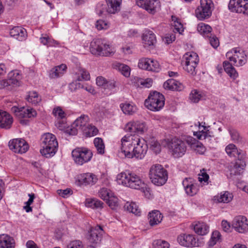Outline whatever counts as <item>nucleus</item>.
<instances>
[{"label":"nucleus","mask_w":248,"mask_h":248,"mask_svg":"<svg viewBox=\"0 0 248 248\" xmlns=\"http://www.w3.org/2000/svg\"><path fill=\"white\" fill-rule=\"evenodd\" d=\"M172 21L173 22V26H174L173 32H178L179 34H182L184 31L183 25L181 23L180 20L175 16H171Z\"/></svg>","instance_id":"c03bdc74"},{"label":"nucleus","mask_w":248,"mask_h":248,"mask_svg":"<svg viewBox=\"0 0 248 248\" xmlns=\"http://www.w3.org/2000/svg\"><path fill=\"white\" fill-rule=\"evenodd\" d=\"M136 123L137 134H142L147 131V128L144 123L139 121H137Z\"/></svg>","instance_id":"5fc2aeb1"},{"label":"nucleus","mask_w":248,"mask_h":248,"mask_svg":"<svg viewBox=\"0 0 248 248\" xmlns=\"http://www.w3.org/2000/svg\"><path fill=\"white\" fill-rule=\"evenodd\" d=\"M178 243L186 247H199L198 239L192 234H182L177 238Z\"/></svg>","instance_id":"f3484780"},{"label":"nucleus","mask_w":248,"mask_h":248,"mask_svg":"<svg viewBox=\"0 0 248 248\" xmlns=\"http://www.w3.org/2000/svg\"><path fill=\"white\" fill-rule=\"evenodd\" d=\"M186 141L191 148L197 153L202 155L205 151V148L203 145L195 138L189 137H187Z\"/></svg>","instance_id":"412c9836"},{"label":"nucleus","mask_w":248,"mask_h":248,"mask_svg":"<svg viewBox=\"0 0 248 248\" xmlns=\"http://www.w3.org/2000/svg\"><path fill=\"white\" fill-rule=\"evenodd\" d=\"M96 13L99 16L103 15L105 12H107L106 5L102 3H98L96 8Z\"/></svg>","instance_id":"052dcab7"},{"label":"nucleus","mask_w":248,"mask_h":248,"mask_svg":"<svg viewBox=\"0 0 248 248\" xmlns=\"http://www.w3.org/2000/svg\"><path fill=\"white\" fill-rule=\"evenodd\" d=\"M164 89L170 90L181 91L183 88L182 85L178 81L173 79L167 80L163 84Z\"/></svg>","instance_id":"473e14b6"},{"label":"nucleus","mask_w":248,"mask_h":248,"mask_svg":"<svg viewBox=\"0 0 248 248\" xmlns=\"http://www.w3.org/2000/svg\"><path fill=\"white\" fill-rule=\"evenodd\" d=\"M119 71L125 77H128L130 74L129 67L125 64L118 63L116 65Z\"/></svg>","instance_id":"de8ad7c7"},{"label":"nucleus","mask_w":248,"mask_h":248,"mask_svg":"<svg viewBox=\"0 0 248 248\" xmlns=\"http://www.w3.org/2000/svg\"><path fill=\"white\" fill-rule=\"evenodd\" d=\"M58 194L63 198H66L72 194V191L70 188L65 189H59L57 190Z\"/></svg>","instance_id":"0e129e2a"},{"label":"nucleus","mask_w":248,"mask_h":248,"mask_svg":"<svg viewBox=\"0 0 248 248\" xmlns=\"http://www.w3.org/2000/svg\"><path fill=\"white\" fill-rule=\"evenodd\" d=\"M201 98L202 95L196 90L193 91L190 94L191 100L194 103L198 102Z\"/></svg>","instance_id":"680f3d73"},{"label":"nucleus","mask_w":248,"mask_h":248,"mask_svg":"<svg viewBox=\"0 0 248 248\" xmlns=\"http://www.w3.org/2000/svg\"><path fill=\"white\" fill-rule=\"evenodd\" d=\"M221 234L220 232L217 231H214L210 240L208 242L209 246H214L220 239Z\"/></svg>","instance_id":"09e8293b"},{"label":"nucleus","mask_w":248,"mask_h":248,"mask_svg":"<svg viewBox=\"0 0 248 248\" xmlns=\"http://www.w3.org/2000/svg\"><path fill=\"white\" fill-rule=\"evenodd\" d=\"M241 6L242 9H240L239 13H243L248 15V0H242Z\"/></svg>","instance_id":"69168bd1"},{"label":"nucleus","mask_w":248,"mask_h":248,"mask_svg":"<svg viewBox=\"0 0 248 248\" xmlns=\"http://www.w3.org/2000/svg\"><path fill=\"white\" fill-rule=\"evenodd\" d=\"M151 149L156 154H158L161 151V145L155 139H153L150 142Z\"/></svg>","instance_id":"864d4df0"},{"label":"nucleus","mask_w":248,"mask_h":248,"mask_svg":"<svg viewBox=\"0 0 248 248\" xmlns=\"http://www.w3.org/2000/svg\"><path fill=\"white\" fill-rule=\"evenodd\" d=\"M67 66L65 64H62L55 66L49 71V77L51 78H55L62 76L65 72Z\"/></svg>","instance_id":"cd10ccee"},{"label":"nucleus","mask_w":248,"mask_h":248,"mask_svg":"<svg viewBox=\"0 0 248 248\" xmlns=\"http://www.w3.org/2000/svg\"><path fill=\"white\" fill-rule=\"evenodd\" d=\"M195 232L199 235H204L209 232V226L204 222L196 223L194 226Z\"/></svg>","instance_id":"72a5a7b5"},{"label":"nucleus","mask_w":248,"mask_h":248,"mask_svg":"<svg viewBox=\"0 0 248 248\" xmlns=\"http://www.w3.org/2000/svg\"><path fill=\"white\" fill-rule=\"evenodd\" d=\"M26 99L29 103L32 104H37L41 101V98L35 92H30L26 97Z\"/></svg>","instance_id":"a18cd8bd"},{"label":"nucleus","mask_w":248,"mask_h":248,"mask_svg":"<svg viewBox=\"0 0 248 248\" xmlns=\"http://www.w3.org/2000/svg\"><path fill=\"white\" fill-rule=\"evenodd\" d=\"M136 3L138 6L152 15L155 14L160 7L159 0H136Z\"/></svg>","instance_id":"4468645a"},{"label":"nucleus","mask_w":248,"mask_h":248,"mask_svg":"<svg viewBox=\"0 0 248 248\" xmlns=\"http://www.w3.org/2000/svg\"><path fill=\"white\" fill-rule=\"evenodd\" d=\"M97 181V177L93 174L86 173L81 175L79 181L85 185L95 184Z\"/></svg>","instance_id":"c756f323"},{"label":"nucleus","mask_w":248,"mask_h":248,"mask_svg":"<svg viewBox=\"0 0 248 248\" xmlns=\"http://www.w3.org/2000/svg\"><path fill=\"white\" fill-rule=\"evenodd\" d=\"M226 57L231 62H223L225 71L232 79H235L238 77V74L232 64L235 66H241L247 61V56L245 52L239 48H234L226 53Z\"/></svg>","instance_id":"f03ea898"},{"label":"nucleus","mask_w":248,"mask_h":248,"mask_svg":"<svg viewBox=\"0 0 248 248\" xmlns=\"http://www.w3.org/2000/svg\"><path fill=\"white\" fill-rule=\"evenodd\" d=\"M154 248H169L170 245L166 241L158 239L155 240L153 243Z\"/></svg>","instance_id":"3c124183"},{"label":"nucleus","mask_w":248,"mask_h":248,"mask_svg":"<svg viewBox=\"0 0 248 248\" xmlns=\"http://www.w3.org/2000/svg\"><path fill=\"white\" fill-rule=\"evenodd\" d=\"M225 151L227 154L231 157L234 156L238 158L241 156H245V152L241 150H238L233 144L228 145L226 147Z\"/></svg>","instance_id":"c85d7f7f"},{"label":"nucleus","mask_w":248,"mask_h":248,"mask_svg":"<svg viewBox=\"0 0 248 248\" xmlns=\"http://www.w3.org/2000/svg\"><path fill=\"white\" fill-rule=\"evenodd\" d=\"M107 202L112 209H116L118 206V199L114 194L107 200Z\"/></svg>","instance_id":"603ef678"},{"label":"nucleus","mask_w":248,"mask_h":248,"mask_svg":"<svg viewBox=\"0 0 248 248\" xmlns=\"http://www.w3.org/2000/svg\"><path fill=\"white\" fill-rule=\"evenodd\" d=\"M165 104L164 96L157 92L151 93L148 99L145 101V106L152 111H159Z\"/></svg>","instance_id":"6e6552de"},{"label":"nucleus","mask_w":248,"mask_h":248,"mask_svg":"<svg viewBox=\"0 0 248 248\" xmlns=\"http://www.w3.org/2000/svg\"><path fill=\"white\" fill-rule=\"evenodd\" d=\"M207 128V127L201 125L199 124V129L200 130L198 132H194V135L200 140L208 139L213 137V132L209 131Z\"/></svg>","instance_id":"393cba45"},{"label":"nucleus","mask_w":248,"mask_h":248,"mask_svg":"<svg viewBox=\"0 0 248 248\" xmlns=\"http://www.w3.org/2000/svg\"><path fill=\"white\" fill-rule=\"evenodd\" d=\"M104 233V231L102 227L100 225H96L92 227L87 236L89 242L92 244L96 245L101 241L102 236Z\"/></svg>","instance_id":"2eb2a0df"},{"label":"nucleus","mask_w":248,"mask_h":248,"mask_svg":"<svg viewBox=\"0 0 248 248\" xmlns=\"http://www.w3.org/2000/svg\"><path fill=\"white\" fill-rule=\"evenodd\" d=\"M124 209L130 213L139 216L140 210L138 206L133 202H127L124 205Z\"/></svg>","instance_id":"58836bf2"},{"label":"nucleus","mask_w":248,"mask_h":248,"mask_svg":"<svg viewBox=\"0 0 248 248\" xmlns=\"http://www.w3.org/2000/svg\"><path fill=\"white\" fill-rule=\"evenodd\" d=\"M15 241L9 235L5 234L0 235V248H14Z\"/></svg>","instance_id":"a878e982"},{"label":"nucleus","mask_w":248,"mask_h":248,"mask_svg":"<svg viewBox=\"0 0 248 248\" xmlns=\"http://www.w3.org/2000/svg\"><path fill=\"white\" fill-rule=\"evenodd\" d=\"M89 118L88 116L82 115L79 118H77L71 127H68L66 132L71 135H75L78 134V129L82 131L84 128H85L89 124Z\"/></svg>","instance_id":"ddd939ff"},{"label":"nucleus","mask_w":248,"mask_h":248,"mask_svg":"<svg viewBox=\"0 0 248 248\" xmlns=\"http://www.w3.org/2000/svg\"><path fill=\"white\" fill-rule=\"evenodd\" d=\"M232 226L238 232H245L248 231V221L244 216H238L234 219Z\"/></svg>","instance_id":"aec40b11"},{"label":"nucleus","mask_w":248,"mask_h":248,"mask_svg":"<svg viewBox=\"0 0 248 248\" xmlns=\"http://www.w3.org/2000/svg\"><path fill=\"white\" fill-rule=\"evenodd\" d=\"M99 196L103 200H107L109 198L113 193L109 189L106 188H102L99 191Z\"/></svg>","instance_id":"8fccbe9b"},{"label":"nucleus","mask_w":248,"mask_h":248,"mask_svg":"<svg viewBox=\"0 0 248 248\" xmlns=\"http://www.w3.org/2000/svg\"><path fill=\"white\" fill-rule=\"evenodd\" d=\"M155 35L152 31H146L142 35V42L145 47L153 46L156 43Z\"/></svg>","instance_id":"b1692460"},{"label":"nucleus","mask_w":248,"mask_h":248,"mask_svg":"<svg viewBox=\"0 0 248 248\" xmlns=\"http://www.w3.org/2000/svg\"><path fill=\"white\" fill-rule=\"evenodd\" d=\"M124 130L126 132L135 133L137 134L136 122H130L128 123L124 127Z\"/></svg>","instance_id":"4d7b16f0"},{"label":"nucleus","mask_w":248,"mask_h":248,"mask_svg":"<svg viewBox=\"0 0 248 248\" xmlns=\"http://www.w3.org/2000/svg\"><path fill=\"white\" fill-rule=\"evenodd\" d=\"M93 143L98 154L103 155L105 153V146L102 138H95Z\"/></svg>","instance_id":"ea45409f"},{"label":"nucleus","mask_w":248,"mask_h":248,"mask_svg":"<svg viewBox=\"0 0 248 248\" xmlns=\"http://www.w3.org/2000/svg\"><path fill=\"white\" fill-rule=\"evenodd\" d=\"M106 1L108 5V13L115 14L120 10L122 0H106Z\"/></svg>","instance_id":"7c9ffc66"},{"label":"nucleus","mask_w":248,"mask_h":248,"mask_svg":"<svg viewBox=\"0 0 248 248\" xmlns=\"http://www.w3.org/2000/svg\"><path fill=\"white\" fill-rule=\"evenodd\" d=\"M79 75H80V76L78 77L77 79L75 81L73 82L71 84L70 86L73 87L74 85L76 86L75 88H78L80 87V85L78 84V85L77 81H81L82 80H89L90 78V76L88 72H87L86 70L83 69H81L79 71Z\"/></svg>","instance_id":"c9c22d12"},{"label":"nucleus","mask_w":248,"mask_h":248,"mask_svg":"<svg viewBox=\"0 0 248 248\" xmlns=\"http://www.w3.org/2000/svg\"><path fill=\"white\" fill-rule=\"evenodd\" d=\"M232 193L225 191L214 196V200L217 202L228 203L232 200Z\"/></svg>","instance_id":"2f4dec72"},{"label":"nucleus","mask_w":248,"mask_h":248,"mask_svg":"<svg viewBox=\"0 0 248 248\" xmlns=\"http://www.w3.org/2000/svg\"><path fill=\"white\" fill-rule=\"evenodd\" d=\"M72 156L76 164L82 165L91 160L93 156V153L88 148L77 147L72 151Z\"/></svg>","instance_id":"1a4fd4ad"},{"label":"nucleus","mask_w":248,"mask_h":248,"mask_svg":"<svg viewBox=\"0 0 248 248\" xmlns=\"http://www.w3.org/2000/svg\"><path fill=\"white\" fill-rule=\"evenodd\" d=\"M149 175L152 183L157 186L164 185L168 179L167 170L159 164L154 165L150 168Z\"/></svg>","instance_id":"423d86ee"},{"label":"nucleus","mask_w":248,"mask_h":248,"mask_svg":"<svg viewBox=\"0 0 248 248\" xmlns=\"http://www.w3.org/2000/svg\"><path fill=\"white\" fill-rule=\"evenodd\" d=\"M82 131L86 137H89L94 136L97 135L98 132V130L97 128L95 126L90 124H88L87 126H86L85 128H83Z\"/></svg>","instance_id":"79ce46f5"},{"label":"nucleus","mask_w":248,"mask_h":248,"mask_svg":"<svg viewBox=\"0 0 248 248\" xmlns=\"http://www.w3.org/2000/svg\"><path fill=\"white\" fill-rule=\"evenodd\" d=\"M67 248H84L82 242L75 240L71 242L67 246Z\"/></svg>","instance_id":"e2e57ef3"},{"label":"nucleus","mask_w":248,"mask_h":248,"mask_svg":"<svg viewBox=\"0 0 248 248\" xmlns=\"http://www.w3.org/2000/svg\"><path fill=\"white\" fill-rule=\"evenodd\" d=\"M13 122V118L8 113L0 110V127L9 129L11 127Z\"/></svg>","instance_id":"4be33fe9"},{"label":"nucleus","mask_w":248,"mask_h":248,"mask_svg":"<svg viewBox=\"0 0 248 248\" xmlns=\"http://www.w3.org/2000/svg\"><path fill=\"white\" fill-rule=\"evenodd\" d=\"M40 40L43 45L47 46V47L55 46L59 45V43L57 41L48 37L46 35H45V36L41 37Z\"/></svg>","instance_id":"37998d69"},{"label":"nucleus","mask_w":248,"mask_h":248,"mask_svg":"<svg viewBox=\"0 0 248 248\" xmlns=\"http://www.w3.org/2000/svg\"><path fill=\"white\" fill-rule=\"evenodd\" d=\"M163 216L161 213L157 210L152 211L148 214V219L150 225L152 226L156 225L160 223L162 219Z\"/></svg>","instance_id":"bb28decb"},{"label":"nucleus","mask_w":248,"mask_h":248,"mask_svg":"<svg viewBox=\"0 0 248 248\" xmlns=\"http://www.w3.org/2000/svg\"><path fill=\"white\" fill-rule=\"evenodd\" d=\"M9 148L13 152L19 154L26 153L29 149L27 142L22 139H16L9 142Z\"/></svg>","instance_id":"dca6fc26"},{"label":"nucleus","mask_w":248,"mask_h":248,"mask_svg":"<svg viewBox=\"0 0 248 248\" xmlns=\"http://www.w3.org/2000/svg\"><path fill=\"white\" fill-rule=\"evenodd\" d=\"M183 185L186 193L192 196L197 194L199 190L198 184L192 178H186L183 181Z\"/></svg>","instance_id":"a211bd4d"},{"label":"nucleus","mask_w":248,"mask_h":248,"mask_svg":"<svg viewBox=\"0 0 248 248\" xmlns=\"http://www.w3.org/2000/svg\"><path fill=\"white\" fill-rule=\"evenodd\" d=\"M58 146L55 136L49 133H46L41 138L40 152L43 156L49 158L56 154Z\"/></svg>","instance_id":"7ed1b4c3"},{"label":"nucleus","mask_w":248,"mask_h":248,"mask_svg":"<svg viewBox=\"0 0 248 248\" xmlns=\"http://www.w3.org/2000/svg\"><path fill=\"white\" fill-rule=\"evenodd\" d=\"M121 108L123 112L127 115H133L137 110L135 106L128 103L121 104Z\"/></svg>","instance_id":"a19ab883"},{"label":"nucleus","mask_w":248,"mask_h":248,"mask_svg":"<svg viewBox=\"0 0 248 248\" xmlns=\"http://www.w3.org/2000/svg\"><path fill=\"white\" fill-rule=\"evenodd\" d=\"M95 27L98 30H107L109 27V24L105 20H98L96 22Z\"/></svg>","instance_id":"6e6d98bb"},{"label":"nucleus","mask_w":248,"mask_h":248,"mask_svg":"<svg viewBox=\"0 0 248 248\" xmlns=\"http://www.w3.org/2000/svg\"><path fill=\"white\" fill-rule=\"evenodd\" d=\"M184 69L189 74L194 76L196 74V68L199 62L198 54L193 51L186 53L183 56Z\"/></svg>","instance_id":"0eeeda50"},{"label":"nucleus","mask_w":248,"mask_h":248,"mask_svg":"<svg viewBox=\"0 0 248 248\" xmlns=\"http://www.w3.org/2000/svg\"><path fill=\"white\" fill-rule=\"evenodd\" d=\"M214 4L211 0H201L200 5L195 10V15L198 19L203 20L212 15Z\"/></svg>","instance_id":"9b49d317"},{"label":"nucleus","mask_w":248,"mask_h":248,"mask_svg":"<svg viewBox=\"0 0 248 248\" xmlns=\"http://www.w3.org/2000/svg\"><path fill=\"white\" fill-rule=\"evenodd\" d=\"M208 37L209 38V41L211 45L214 48L217 47L219 44L218 38L214 35L212 36V35H210Z\"/></svg>","instance_id":"774afa93"},{"label":"nucleus","mask_w":248,"mask_h":248,"mask_svg":"<svg viewBox=\"0 0 248 248\" xmlns=\"http://www.w3.org/2000/svg\"><path fill=\"white\" fill-rule=\"evenodd\" d=\"M230 135L232 140L235 142L239 143L241 141V138L238 132L235 130H232L230 131Z\"/></svg>","instance_id":"bf43d9fd"},{"label":"nucleus","mask_w":248,"mask_h":248,"mask_svg":"<svg viewBox=\"0 0 248 248\" xmlns=\"http://www.w3.org/2000/svg\"><path fill=\"white\" fill-rule=\"evenodd\" d=\"M90 49L93 54L105 57L111 56L115 52L108 42L100 38L94 39L91 42Z\"/></svg>","instance_id":"39448f33"},{"label":"nucleus","mask_w":248,"mask_h":248,"mask_svg":"<svg viewBox=\"0 0 248 248\" xmlns=\"http://www.w3.org/2000/svg\"><path fill=\"white\" fill-rule=\"evenodd\" d=\"M171 155L175 158L182 156L186 153V146L184 141L178 139H173L169 144Z\"/></svg>","instance_id":"f8f14e48"},{"label":"nucleus","mask_w":248,"mask_h":248,"mask_svg":"<svg viewBox=\"0 0 248 248\" xmlns=\"http://www.w3.org/2000/svg\"><path fill=\"white\" fill-rule=\"evenodd\" d=\"M117 179L119 184L131 188L144 190L146 188V184L139 176L128 171L118 174Z\"/></svg>","instance_id":"20e7f679"},{"label":"nucleus","mask_w":248,"mask_h":248,"mask_svg":"<svg viewBox=\"0 0 248 248\" xmlns=\"http://www.w3.org/2000/svg\"><path fill=\"white\" fill-rule=\"evenodd\" d=\"M53 114L58 119H62L65 116V113L60 107L54 108Z\"/></svg>","instance_id":"13d9d810"},{"label":"nucleus","mask_w":248,"mask_h":248,"mask_svg":"<svg viewBox=\"0 0 248 248\" xmlns=\"http://www.w3.org/2000/svg\"><path fill=\"white\" fill-rule=\"evenodd\" d=\"M121 152L125 157L142 159L148 150L145 140L138 135H126L121 140Z\"/></svg>","instance_id":"f257e3e1"},{"label":"nucleus","mask_w":248,"mask_h":248,"mask_svg":"<svg viewBox=\"0 0 248 248\" xmlns=\"http://www.w3.org/2000/svg\"><path fill=\"white\" fill-rule=\"evenodd\" d=\"M242 0H230L228 4V8L232 12L239 13L240 9H242L241 5Z\"/></svg>","instance_id":"4c0bfd02"},{"label":"nucleus","mask_w":248,"mask_h":248,"mask_svg":"<svg viewBox=\"0 0 248 248\" xmlns=\"http://www.w3.org/2000/svg\"><path fill=\"white\" fill-rule=\"evenodd\" d=\"M10 35L15 39L22 41L25 40L27 36L26 30L21 27H15L10 31Z\"/></svg>","instance_id":"5701e85b"},{"label":"nucleus","mask_w":248,"mask_h":248,"mask_svg":"<svg viewBox=\"0 0 248 248\" xmlns=\"http://www.w3.org/2000/svg\"><path fill=\"white\" fill-rule=\"evenodd\" d=\"M152 59L149 58H142L139 60L138 66L142 69H151L150 63H152Z\"/></svg>","instance_id":"49530a36"},{"label":"nucleus","mask_w":248,"mask_h":248,"mask_svg":"<svg viewBox=\"0 0 248 248\" xmlns=\"http://www.w3.org/2000/svg\"><path fill=\"white\" fill-rule=\"evenodd\" d=\"M103 204V202L97 199L88 198L85 201V205L93 209H101Z\"/></svg>","instance_id":"e433bc0d"},{"label":"nucleus","mask_w":248,"mask_h":248,"mask_svg":"<svg viewBox=\"0 0 248 248\" xmlns=\"http://www.w3.org/2000/svg\"><path fill=\"white\" fill-rule=\"evenodd\" d=\"M197 30L201 34L205 37H208L212 35V28L204 23H200L198 25Z\"/></svg>","instance_id":"f704fd0d"},{"label":"nucleus","mask_w":248,"mask_h":248,"mask_svg":"<svg viewBox=\"0 0 248 248\" xmlns=\"http://www.w3.org/2000/svg\"><path fill=\"white\" fill-rule=\"evenodd\" d=\"M12 111L19 119L20 123L23 124H28L29 121L27 119L34 118L37 115L36 110L31 108H18L14 107L12 108Z\"/></svg>","instance_id":"9d476101"},{"label":"nucleus","mask_w":248,"mask_h":248,"mask_svg":"<svg viewBox=\"0 0 248 248\" xmlns=\"http://www.w3.org/2000/svg\"><path fill=\"white\" fill-rule=\"evenodd\" d=\"M245 156H241L238 158L235 163H232L229 167L231 176L240 175L242 170L246 166Z\"/></svg>","instance_id":"6ab92c4d"},{"label":"nucleus","mask_w":248,"mask_h":248,"mask_svg":"<svg viewBox=\"0 0 248 248\" xmlns=\"http://www.w3.org/2000/svg\"><path fill=\"white\" fill-rule=\"evenodd\" d=\"M152 63H150V65H149L151 67V69L146 70L153 72H158L160 69L158 62L156 61H154L153 60H152Z\"/></svg>","instance_id":"338daca9"}]
</instances>
